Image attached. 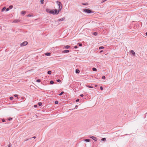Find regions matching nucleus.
Segmentation results:
<instances>
[{"label": "nucleus", "instance_id": "36", "mask_svg": "<svg viewBox=\"0 0 147 147\" xmlns=\"http://www.w3.org/2000/svg\"><path fill=\"white\" fill-rule=\"evenodd\" d=\"M34 138V139H35L36 138V137L34 136L33 137H32V138H30V139H32V138Z\"/></svg>", "mask_w": 147, "mask_h": 147}, {"label": "nucleus", "instance_id": "3", "mask_svg": "<svg viewBox=\"0 0 147 147\" xmlns=\"http://www.w3.org/2000/svg\"><path fill=\"white\" fill-rule=\"evenodd\" d=\"M60 11H61V9H59L58 10H57V9L54 10V15H57Z\"/></svg>", "mask_w": 147, "mask_h": 147}, {"label": "nucleus", "instance_id": "30", "mask_svg": "<svg viewBox=\"0 0 147 147\" xmlns=\"http://www.w3.org/2000/svg\"><path fill=\"white\" fill-rule=\"evenodd\" d=\"M82 4L84 5H88V4L87 3H82Z\"/></svg>", "mask_w": 147, "mask_h": 147}, {"label": "nucleus", "instance_id": "25", "mask_svg": "<svg viewBox=\"0 0 147 147\" xmlns=\"http://www.w3.org/2000/svg\"><path fill=\"white\" fill-rule=\"evenodd\" d=\"M42 105V103H41V102H38V105H39V106H41Z\"/></svg>", "mask_w": 147, "mask_h": 147}, {"label": "nucleus", "instance_id": "16", "mask_svg": "<svg viewBox=\"0 0 147 147\" xmlns=\"http://www.w3.org/2000/svg\"><path fill=\"white\" fill-rule=\"evenodd\" d=\"M45 55L47 56H49L51 55V53H46L45 54Z\"/></svg>", "mask_w": 147, "mask_h": 147}, {"label": "nucleus", "instance_id": "40", "mask_svg": "<svg viewBox=\"0 0 147 147\" xmlns=\"http://www.w3.org/2000/svg\"><path fill=\"white\" fill-rule=\"evenodd\" d=\"M11 145V144H9L8 145V147H10Z\"/></svg>", "mask_w": 147, "mask_h": 147}, {"label": "nucleus", "instance_id": "31", "mask_svg": "<svg viewBox=\"0 0 147 147\" xmlns=\"http://www.w3.org/2000/svg\"><path fill=\"white\" fill-rule=\"evenodd\" d=\"M36 82H40V79L37 80H36Z\"/></svg>", "mask_w": 147, "mask_h": 147}, {"label": "nucleus", "instance_id": "29", "mask_svg": "<svg viewBox=\"0 0 147 147\" xmlns=\"http://www.w3.org/2000/svg\"><path fill=\"white\" fill-rule=\"evenodd\" d=\"M13 7V5H10V6H9V8H10V9H12V8Z\"/></svg>", "mask_w": 147, "mask_h": 147}, {"label": "nucleus", "instance_id": "37", "mask_svg": "<svg viewBox=\"0 0 147 147\" xmlns=\"http://www.w3.org/2000/svg\"><path fill=\"white\" fill-rule=\"evenodd\" d=\"M12 119V118H9V119H8V120L9 121L11 120Z\"/></svg>", "mask_w": 147, "mask_h": 147}, {"label": "nucleus", "instance_id": "17", "mask_svg": "<svg viewBox=\"0 0 147 147\" xmlns=\"http://www.w3.org/2000/svg\"><path fill=\"white\" fill-rule=\"evenodd\" d=\"M47 74H48L51 75V71H49L47 72Z\"/></svg>", "mask_w": 147, "mask_h": 147}, {"label": "nucleus", "instance_id": "22", "mask_svg": "<svg viewBox=\"0 0 147 147\" xmlns=\"http://www.w3.org/2000/svg\"><path fill=\"white\" fill-rule=\"evenodd\" d=\"M78 44L80 47H81L82 46V44L81 43H78Z\"/></svg>", "mask_w": 147, "mask_h": 147}, {"label": "nucleus", "instance_id": "51", "mask_svg": "<svg viewBox=\"0 0 147 147\" xmlns=\"http://www.w3.org/2000/svg\"><path fill=\"white\" fill-rule=\"evenodd\" d=\"M36 106H36V105H34V107H36Z\"/></svg>", "mask_w": 147, "mask_h": 147}, {"label": "nucleus", "instance_id": "42", "mask_svg": "<svg viewBox=\"0 0 147 147\" xmlns=\"http://www.w3.org/2000/svg\"><path fill=\"white\" fill-rule=\"evenodd\" d=\"M79 100V99H77V100H76V102H78Z\"/></svg>", "mask_w": 147, "mask_h": 147}, {"label": "nucleus", "instance_id": "13", "mask_svg": "<svg viewBox=\"0 0 147 147\" xmlns=\"http://www.w3.org/2000/svg\"><path fill=\"white\" fill-rule=\"evenodd\" d=\"M50 11H51V10L50 9H47L46 10V11L47 13H50Z\"/></svg>", "mask_w": 147, "mask_h": 147}, {"label": "nucleus", "instance_id": "23", "mask_svg": "<svg viewBox=\"0 0 147 147\" xmlns=\"http://www.w3.org/2000/svg\"><path fill=\"white\" fill-rule=\"evenodd\" d=\"M92 69L93 71H96L97 70L96 68L94 67Z\"/></svg>", "mask_w": 147, "mask_h": 147}, {"label": "nucleus", "instance_id": "2", "mask_svg": "<svg viewBox=\"0 0 147 147\" xmlns=\"http://www.w3.org/2000/svg\"><path fill=\"white\" fill-rule=\"evenodd\" d=\"M56 3L58 4L59 6V9H61V10L62 8V5L61 3L59 1H57Z\"/></svg>", "mask_w": 147, "mask_h": 147}, {"label": "nucleus", "instance_id": "21", "mask_svg": "<svg viewBox=\"0 0 147 147\" xmlns=\"http://www.w3.org/2000/svg\"><path fill=\"white\" fill-rule=\"evenodd\" d=\"M6 9V7H4L1 10V11H3Z\"/></svg>", "mask_w": 147, "mask_h": 147}, {"label": "nucleus", "instance_id": "14", "mask_svg": "<svg viewBox=\"0 0 147 147\" xmlns=\"http://www.w3.org/2000/svg\"><path fill=\"white\" fill-rule=\"evenodd\" d=\"M64 19H65V18H61V19H59L58 20L59 21H63V20H64Z\"/></svg>", "mask_w": 147, "mask_h": 147}, {"label": "nucleus", "instance_id": "6", "mask_svg": "<svg viewBox=\"0 0 147 147\" xmlns=\"http://www.w3.org/2000/svg\"><path fill=\"white\" fill-rule=\"evenodd\" d=\"M20 21V20H14L13 22L14 23H17Z\"/></svg>", "mask_w": 147, "mask_h": 147}, {"label": "nucleus", "instance_id": "34", "mask_svg": "<svg viewBox=\"0 0 147 147\" xmlns=\"http://www.w3.org/2000/svg\"><path fill=\"white\" fill-rule=\"evenodd\" d=\"M30 138H29V139H24V141H27L28 140H30Z\"/></svg>", "mask_w": 147, "mask_h": 147}, {"label": "nucleus", "instance_id": "19", "mask_svg": "<svg viewBox=\"0 0 147 147\" xmlns=\"http://www.w3.org/2000/svg\"><path fill=\"white\" fill-rule=\"evenodd\" d=\"M50 84H53L54 83L53 81L51 80L50 82Z\"/></svg>", "mask_w": 147, "mask_h": 147}, {"label": "nucleus", "instance_id": "11", "mask_svg": "<svg viewBox=\"0 0 147 147\" xmlns=\"http://www.w3.org/2000/svg\"><path fill=\"white\" fill-rule=\"evenodd\" d=\"M51 14H52L53 15H54V11L53 10H51L50 12V13Z\"/></svg>", "mask_w": 147, "mask_h": 147}, {"label": "nucleus", "instance_id": "27", "mask_svg": "<svg viewBox=\"0 0 147 147\" xmlns=\"http://www.w3.org/2000/svg\"><path fill=\"white\" fill-rule=\"evenodd\" d=\"M33 16L32 15L30 14H28L27 15V16L28 17H31V16Z\"/></svg>", "mask_w": 147, "mask_h": 147}, {"label": "nucleus", "instance_id": "46", "mask_svg": "<svg viewBox=\"0 0 147 147\" xmlns=\"http://www.w3.org/2000/svg\"><path fill=\"white\" fill-rule=\"evenodd\" d=\"M80 96H81V97H82L83 96H84V95L83 94H81L80 95Z\"/></svg>", "mask_w": 147, "mask_h": 147}, {"label": "nucleus", "instance_id": "48", "mask_svg": "<svg viewBox=\"0 0 147 147\" xmlns=\"http://www.w3.org/2000/svg\"><path fill=\"white\" fill-rule=\"evenodd\" d=\"M78 107V106L77 105H76L75 106V108L76 109H77Z\"/></svg>", "mask_w": 147, "mask_h": 147}, {"label": "nucleus", "instance_id": "18", "mask_svg": "<svg viewBox=\"0 0 147 147\" xmlns=\"http://www.w3.org/2000/svg\"><path fill=\"white\" fill-rule=\"evenodd\" d=\"M93 34L94 35L96 36L97 35L98 33L97 32H94Z\"/></svg>", "mask_w": 147, "mask_h": 147}, {"label": "nucleus", "instance_id": "10", "mask_svg": "<svg viewBox=\"0 0 147 147\" xmlns=\"http://www.w3.org/2000/svg\"><path fill=\"white\" fill-rule=\"evenodd\" d=\"M84 141L86 142H89L90 141V140L89 139H85Z\"/></svg>", "mask_w": 147, "mask_h": 147}, {"label": "nucleus", "instance_id": "43", "mask_svg": "<svg viewBox=\"0 0 147 147\" xmlns=\"http://www.w3.org/2000/svg\"><path fill=\"white\" fill-rule=\"evenodd\" d=\"M75 49H76L78 48V47L77 46H76L74 47Z\"/></svg>", "mask_w": 147, "mask_h": 147}, {"label": "nucleus", "instance_id": "47", "mask_svg": "<svg viewBox=\"0 0 147 147\" xmlns=\"http://www.w3.org/2000/svg\"><path fill=\"white\" fill-rule=\"evenodd\" d=\"M2 121L3 122H5V120L4 119H3L2 120Z\"/></svg>", "mask_w": 147, "mask_h": 147}, {"label": "nucleus", "instance_id": "7", "mask_svg": "<svg viewBox=\"0 0 147 147\" xmlns=\"http://www.w3.org/2000/svg\"><path fill=\"white\" fill-rule=\"evenodd\" d=\"M131 53L132 54V55L134 56L135 55V52L133 50H131Z\"/></svg>", "mask_w": 147, "mask_h": 147}, {"label": "nucleus", "instance_id": "8", "mask_svg": "<svg viewBox=\"0 0 147 147\" xmlns=\"http://www.w3.org/2000/svg\"><path fill=\"white\" fill-rule=\"evenodd\" d=\"M69 52V51L68 50H65L63 51L62 53H67Z\"/></svg>", "mask_w": 147, "mask_h": 147}, {"label": "nucleus", "instance_id": "35", "mask_svg": "<svg viewBox=\"0 0 147 147\" xmlns=\"http://www.w3.org/2000/svg\"><path fill=\"white\" fill-rule=\"evenodd\" d=\"M13 97H12V96H11L10 97V99L11 100H13Z\"/></svg>", "mask_w": 147, "mask_h": 147}, {"label": "nucleus", "instance_id": "20", "mask_svg": "<svg viewBox=\"0 0 147 147\" xmlns=\"http://www.w3.org/2000/svg\"><path fill=\"white\" fill-rule=\"evenodd\" d=\"M101 141H105L106 140V139L105 138H102L101 139Z\"/></svg>", "mask_w": 147, "mask_h": 147}, {"label": "nucleus", "instance_id": "1", "mask_svg": "<svg viewBox=\"0 0 147 147\" xmlns=\"http://www.w3.org/2000/svg\"><path fill=\"white\" fill-rule=\"evenodd\" d=\"M83 11L84 12H86L88 13H90L93 12H92V11L91 10L88 9H83Z\"/></svg>", "mask_w": 147, "mask_h": 147}, {"label": "nucleus", "instance_id": "45", "mask_svg": "<svg viewBox=\"0 0 147 147\" xmlns=\"http://www.w3.org/2000/svg\"><path fill=\"white\" fill-rule=\"evenodd\" d=\"M88 87L89 88H92L93 87H92V86H88Z\"/></svg>", "mask_w": 147, "mask_h": 147}, {"label": "nucleus", "instance_id": "49", "mask_svg": "<svg viewBox=\"0 0 147 147\" xmlns=\"http://www.w3.org/2000/svg\"><path fill=\"white\" fill-rule=\"evenodd\" d=\"M145 36H147V32H146V33H145Z\"/></svg>", "mask_w": 147, "mask_h": 147}, {"label": "nucleus", "instance_id": "44", "mask_svg": "<svg viewBox=\"0 0 147 147\" xmlns=\"http://www.w3.org/2000/svg\"><path fill=\"white\" fill-rule=\"evenodd\" d=\"M105 76H103L102 77V79H105Z\"/></svg>", "mask_w": 147, "mask_h": 147}, {"label": "nucleus", "instance_id": "9", "mask_svg": "<svg viewBox=\"0 0 147 147\" xmlns=\"http://www.w3.org/2000/svg\"><path fill=\"white\" fill-rule=\"evenodd\" d=\"M26 12L25 11H22L21 13L22 15H24L26 14Z\"/></svg>", "mask_w": 147, "mask_h": 147}, {"label": "nucleus", "instance_id": "41", "mask_svg": "<svg viewBox=\"0 0 147 147\" xmlns=\"http://www.w3.org/2000/svg\"><path fill=\"white\" fill-rule=\"evenodd\" d=\"M14 96L15 97H17L18 96V95L17 94H15L14 95Z\"/></svg>", "mask_w": 147, "mask_h": 147}, {"label": "nucleus", "instance_id": "4", "mask_svg": "<svg viewBox=\"0 0 147 147\" xmlns=\"http://www.w3.org/2000/svg\"><path fill=\"white\" fill-rule=\"evenodd\" d=\"M28 44V42L27 41H24L20 44V46L23 47L26 46Z\"/></svg>", "mask_w": 147, "mask_h": 147}, {"label": "nucleus", "instance_id": "32", "mask_svg": "<svg viewBox=\"0 0 147 147\" xmlns=\"http://www.w3.org/2000/svg\"><path fill=\"white\" fill-rule=\"evenodd\" d=\"M55 104H57L58 103V102L57 101H56L55 102Z\"/></svg>", "mask_w": 147, "mask_h": 147}, {"label": "nucleus", "instance_id": "33", "mask_svg": "<svg viewBox=\"0 0 147 147\" xmlns=\"http://www.w3.org/2000/svg\"><path fill=\"white\" fill-rule=\"evenodd\" d=\"M57 81L58 82H61V80L59 79L57 80Z\"/></svg>", "mask_w": 147, "mask_h": 147}, {"label": "nucleus", "instance_id": "15", "mask_svg": "<svg viewBox=\"0 0 147 147\" xmlns=\"http://www.w3.org/2000/svg\"><path fill=\"white\" fill-rule=\"evenodd\" d=\"M70 47V46H69V45H67V46H65V49H69V48Z\"/></svg>", "mask_w": 147, "mask_h": 147}, {"label": "nucleus", "instance_id": "12", "mask_svg": "<svg viewBox=\"0 0 147 147\" xmlns=\"http://www.w3.org/2000/svg\"><path fill=\"white\" fill-rule=\"evenodd\" d=\"M80 70L77 69H76V73L77 74H78L80 73Z\"/></svg>", "mask_w": 147, "mask_h": 147}, {"label": "nucleus", "instance_id": "28", "mask_svg": "<svg viewBox=\"0 0 147 147\" xmlns=\"http://www.w3.org/2000/svg\"><path fill=\"white\" fill-rule=\"evenodd\" d=\"M64 93V92L62 91L61 92V93L59 94V96L61 95L63 93Z\"/></svg>", "mask_w": 147, "mask_h": 147}, {"label": "nucleus", "instance_id": "50", "mask_svg": "<svg viewBox=\"0 0 147 147\" xmlns=\"http://www.w3.org/2000/svg\"><path fill=\"white\" fill-rule=\"evenodd\" d=\"M97 86H97V85H95V87H97Z\"/></svg>", "mask_w": 147, "mask_h": 147}, {"label": "nucleus", "instance_id": "26", "mask_svg": "<svg viewBox=\"0 0 147 147\" xmlns=\"http://www.w3.org/2000/svg\"><path fill=\"white\" fill-rule=\"evenodd\" d=\"M44 0H40V3L41 4H43L44 3Z\"/></svg>", "mask_w": 147, "mask_h": 147}, {"label": "nucleus", "instance_id": "39", "mask_svg": "<svg viewBox=\"0 0 147 147\" xmlns=\"http://www.w3.org/2000/svg\"><path fill=\"white\" fill-rule=\"evenodd\" d=\"M9 10V8H7V9H6V11H8Z\"/></svg>", "mask_w": 147, "mask_h": 147}, {"label": "nucleus", "instance_id": "38", "mask_svg": "<svg viewBox=\"0 0 147 147\" xmlns=\"http://www.w3.org/2000/svg\"><path fill=\"white\" fill-rule=\"evenodd\" d=\"M100 89L101 90H103V87L102 86H100Z\"/></svg>", "mask_w": 147, "mask_h": 147}, {"label": "nucleus", "instance_id": "5", "mask_svg": "<svg viewBox=\"0 0 147 147\" xmlns=\"http://www.w3.org/2000/svg\"><path fill=\"white\" fill-rule=\"evenodd\" d=\"M89 137L90 138H91L92 139L94 140L95 141H97V140L96 139V138L95 137L92 136H89Z\"/></svg>", "mask_w": 147, "mask_h": 147}, {"label": "nucleus", "instance_id": "24", "mask_svg": "<svg viewBox=\"0 0 147 147\" xmlns=\"http://www.w3.org/2000/svg\"><path fill=\"white\" fill-rule=\"evenodd\" d=\"M104 48V47L103 46H101L99 47V49H102Z\"/></svg>", "mask_w": 147, "mask_h": 147}]
</instances>
